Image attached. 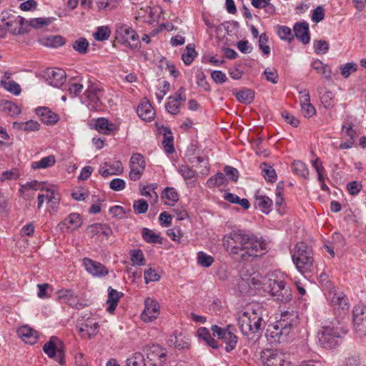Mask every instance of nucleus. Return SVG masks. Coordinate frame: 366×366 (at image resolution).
Here are the masks:
<instances>
[{"mask_svg":"<svg viewBox=\"0 0 366 366\" xmlns=\"http://www.w3.org/2000/svg\"><path fill=\"white\" fill-rule=\"evenodd\" d=\"M223 244L227 251L232 254H237L240 252H244L242 254V257L245 255L258 257L267 248L264 240L242 229L232 230L225 234Z\"/></svg>","mask_w":366,"mask_h":366,"instance_id":"nucleus-1","label":"nucleus"},{"mask_svg":"<svg viewBox=\"0 0 366 366\" xmlns=\"http://www.w3.org/2000/svg\"><path fill=\"white\" fill-rule=\"evenodd\" d=\"M268 317L267 310L257 302L248 304L238 314V326L244 336L254 343L261 336Z\"/></svg>","mask_w":366,"mask_h":366,"instance_id":"nucleus-2","label":"nucleus"},{"mask_svg":"<svg viewBox=\"0 0 366 366\" xmlns=\"http://www.w3.org/2000/svg\"><path fill=\"white\" fill-rule=\"evenodd\" d=\"M297 323V313L294 311H285L282 313L280 319L274 325L267 327L265 335L271 342H287L289 334Z\"/></svg>","mask_w":366,"mask_h":366,"instance_id":"nucleus-3","label":"nucleus"},{"mask_svg":"<svg viewBox=\"0 0 366 366\" xmlns=\"http://www.w3.org/2000/svg\"><path fill=\"white\" fill-rule=\"evenodd\" d=\"M262 285L264 291L281 302H287L292 299L291 290L286 286L285 274L280 271L268 273Z\"/></svg>","mask_w":366,"mask_h":366,"instance_id":"nucleus-4","label":"nucleus"},{"mask_svg":"<svg viewBox=\"0 0 366 366\" xmlns=\"http://www.w3.org/2000/svg\"><path fill=\"white\" fill-rule=\"evenodd\" d=\"M292 259L296 268L302 274L312 271L314 263L313 252L305 242L296 244Z\"/></svg>","mask_w":366,"mask_h":366,"instance_id":"nucleus-5","label":"nucleus"},{"mask_svg":"<svg viewBox=\"0 0 366 366\" xmlns=\"http://www.w3.org/2000/svg\"><path fill=\"white\" fill-rule=\"evenodd\" d=\"M345 333V330L333 324L323 326L318 332L319 343L325 348H334L340 344L342 334Z\"/></svg>","mask_w":366,"mask_h":366,"instance_id":"nucleus-6","label":"nucleus"},{"mask_svg":"<svg viewBox=\"0 0 366 366\" xmlns=\"http://www.w3.org/2000/svg\"><path fill=\"white\" fill-rule=\"evenodd\" d=\"M1 19L13 35L23 34L28 31L26 27L27 21L24 17L16 15L14 11H3Z\"/></svg>","mask_w":366,"mask_h":366,"instance_id":"nucleus-7","label":"nucleus"},{"mask_svg":"<svg viewBox=\"0 0 366 366\" xmlns=\"http://www.w3.org/2000/svg\"><path fill=\"white\" fill-rule=\"evenodd\" d=\"M43 351L50 358H55L60 365L65 363V352L62 342L53 336L43 346Z\"/></svg>","mask_w":366,"mask_h":366,"instance_id":"nucleus-8","label":"nucleus"},{"mask_svg":"<svg viewBox=\"0 0 366 366\" xmlns=\"http://www.w3.org/2000/svg\"><path fill=\"white\" fill-rule=\"evenodd\" d=\"M230 325L227 328H222L216 325L211 327L213 335L226 344L225 350L227 352H230L236 347L238 341V337L230 330Z\"/></svg>","mask_w":366,"mask_h":366,"instance_id":"nucleus-9","label":"nucleus"},{"mask_svg":"<svg viewBox=\"0 0 366 366\" xmlns=\"http://www.w3.org/2000/svg\"><path fill=\"white\" fill-rule=\"evenodd\" d=\"M104 94V90L100 84L89 81V85L85 91V95L89 101V107L94 110H99L102 107V98Z\"/></svg>","mask_w":366,"mask_h":366,"instance_id":"nucleus-10","label":"nucleus"},{"mask_svg":"<svg viewBox=\"0 0 366 366\" xmlns=\"http://www.w3.org/2000/svg\"><path fill=\"white\" fill-rule=\"evenodd\" d=\"M145 166L144 157L141 154H132L129 162L130 172L129 177L130 179L132 181L140 179L145 169Z\"/></svg>","mask_w":366,"mask_h":366,"instance_id":"nucleus-11","label":"nucleus"},{"mask_svg":"<svg viewBox=\"0 0 366 366\" xmlns=\"http://www.w3.org/2000/svg\"><path fill=\"white\" fill-rule=\"evenodd\" d=\"M116 39L118 42L131 46V42H136L135 46L139 43V36L137 32L127 25H122L117 29Z\"/></svg>","mask_w":366,"mask_h":366,"instance_id":"nucleus-12","label":"nucleus"},{"mask_svg":"<svg viewBox=\"0 0 366 366\" xmlns=\"http://www.w3.org/2000/svg\"><path fill=\"white\" fill-rule=\"evenodd\" d=\"M86 234L96 239L105 237L108 239L113 234L112 228L107 224L96 223L89 225L86 229Z\"/></svg>","mask_w":366,"mask_h":366,"instance_id":"nucleus-13","label":"nucleus"},{"mask_svg":"<svg viewBox=\"0 0 366 366\" xmlns=\"http://www.w3.org/2000/svg\"><path fill=\"white\" fill-rule=\"evenodd\" d=\"M86 271L93 277H103L109 274L108 269L101 262L85 257L82 259Z\"/></svg>","mask_w":366,"mask_h":366,"instance_id":"nucleus-14","label":"nucleus"},{"mask_svg":"<svg viewBox=\"0 0 366 366\" xmlns=\"http://www.w3.org/2000/svg\"><path fill=\"white\" fill-rule=\"evenodd\" d=\"M144 309L141 315V318L144 322H149L156 320L159 315V303L152 299L147 298L144 301Z\"/></svg>","mask_w":366,"mask_h":366,"instance_id":"nucleus-15","label":"nucleus"},{"mask_svg":"<svg viewBox=\"0 0 366 366\" xmlns=\"http://www.w3.org/2000/svg\"><path fill=\"white\" fill-rule=\"evenodd\" d=\"M262 358L264 366H290V362L285 359V355L277 350H267Z\"/></svg>","mask_w":366,"mask_h":366,"instance_id":"nucleus-16","label":"nucleus"},{"mask_svg":"<svg viewBox=\"0 0 366 366\" xmlns=\"http://www.w3.org/2000/svg\"><path fill=\"white\" fill-rule=\"evenodd\" d=\"M57 296L59 301L71 307L79 310L85 307L84 304L79 301L78 295L72 290H60L57 292Z\"/></svg>","mask_w":366,"mask_h":366,"instance_id":"nucleus-17","label":"nucleus"},{"mask_svg":"<svg viewBox=\"0 0 366 366\" xmlns=\"http://www.w3.org/2000/svg\"><path fill=\"white\" fill-rule=\"evenodd\" d=\"M352 320L357 331L366 334V307L356 305L352 312Z\"/></svg>","mask_w":366,"mask_h":366,"instance_id":"nucleus-18","label":"nucleus"},{"mask_svg":"<svg viewBox=\"0 0 366 366\" xmlns=\"http://www.w3.org/2000/svg\"><path fill=\"white\" fill-rule=\"evenodd\" d=\"M329 298L334 310L338 312H342L345 314L349 309L350 305L347 297L342 292L330 291Z\"/></svg>","mask_w":366,"mask_h":366,"instance_id":"nucleus-19","label":"nucleus"},{"mask_svg":"<svg viewBox=\"0 0 366 366\" xmlns=\"http://www.w3.org/2000/svg\"><path fill=\"white\" fill-rule=\"evenodd\" d=\"M180 92H184V89L181 87L177 92L170 96L165 105L167 111L172 115L179 113L181 104L186 101V97L184 95L182 96Z\"/></svg>","mask_w":366,"mask_h":366,"instance_id":"nucleus-20","label":"nucleus"},{"mask_svg":"<svg viewBox=\"0 0 366 366\" xmlns=\"http://www.w3.org/2000/svg\"><path fill=\"white\" fill-rule=\"evenodd\" d=\"M46 74L49 84L54 87L61 86L66 81V73L61 69H49Z\"/></svg>","mask_w":366,"mask_h":366,"instance_id":"nucleus-21","label":"nucleus"},{"mask_svg":"<svg viewBox=\"0 0 366 366\" xmlns=\"http://www.w3.org/2000/svg\"><path fill=\"white\" fill-rule=\"evenodd\" d=\"M36 114L42 122L48 125H54L59 120V115L46 107L36 108Z\"/></svg>","mask_w":366,"mask_h":366,"instance_id":"nucleus-22","label":"nucleus"},{"mask_svg":"<svg viewBox=\"0 0 366 366\" xmlns=\"http://www.w3.org/2000/svg\"><path fill=\"white\" fill-rule=\"evenodd\" d=\"M82 224L81 216L78 213H71L69 214L62 222L59 224L61 229H67L76 230Z\"/></svg>","mask_w":366,"mask_h":366,"instance_id":"nucleus-23","label":"nucleus"},{"mask_svg":"<svg viewBox=\"0 0 366 366\" xmlns=\"http://www.w3.org/2000/svg\"><path fill=\"white\" fill-rule=\"evenodd\" d=\"M18 336L26 343L35 344L39 338L36 331L28 326H22L17 330Z\"/></svg>","mask_w":366,"mask_h":366,"instance_id":"nucleus-24","label":"nucleus"},{"mask_svg":"<svg viewBox=\"0 0 366 366\" xmlns=\"http://www.w3.org/2000/svg\"><path fill=\"white\" fill-rule=\"evenodd\" d=\"M293 31L295 36L304 44L310 42L309 24L307 22H300L295 24Z\"/></svg>","mask_w":366,"mask_h":366,"instance_id":"nucleus-25","label":"nucleus"},{"mask_svg":"<svg viewBox=\"0 0 366 366\" xmlns=\"http://www.w3.org/2000/svg\"><path fill=\"white\" fill-rule=\"evenodd\" d=\"M167 342L169 346H173L179 350L188 348L189 346V339L178 331L173 332L167 339Z\"/></svg>","mask_w":366,"mask_h":366,"instance_id":"nucleus-26","label":"nucleus"},{"mask_svg":"<svg viewBox=\"0 0 366 366\" xmlns=\"http://www.w3.org/2000/svg\"><path fill=\"white\" fill-rule=\"evenodd\" d=\"M147 355L150 361H154L155 359L157 358L159 360V365H161L164 362L162 359L166 357L167 352L165 349L162 347L160 345H152L148 347ZM152 365L154 366H158L157 363H152Z\"/></svg>","mask_w":366,"mask_h":366,"instance_id":"nucleus-27","label":"nucleus"},{"mask_svg":"<svg viewBox=\"0 0 366 366\" xmlns=\"http://www.w3.org/2000/svg\"><path fill=\"white\" fill-rule=\"evenodd\" d=\"M122 296V292H119L117 290L113 289L112 287H109L107 304L109 305L107 307V311L109 313H112L116 310L119 299Z\"/></svg>","mask_w":366,"mask_h":366,"instance_id":"nucleus-28","label":"nucleus"},{"mask_svg":"<svg viewBox=\"0 0 366 366\" xmlns=\"http://www.w3.org/2000/svg\"><path fill=\"white\" fill-rule=\"evenodd\" d=\"M137 113L143 120H151L155 114L154 109L149 102L140 104L137 107Z\"/></svg>","mask_w":366,"mask_h":366,"instance_id":"nucleus-29","label":"nucleus"},{"mask_svg":"<svg viewBox=\"0 0 366 366\" xmlns=\"http://www.w3.org/2000/svg\"><path fill=\"white\" fill-rule=\"evenodd\" d=\"M157 188V184H150L140 187V194L142 196L150 199L152 204H155L158 200V194L155 192Z\"/></svg>","mask_w":366,"mask_h":366,"instance_id":"nucleus-30","label":"nucleus"},{"mask_svg":"<svg viewBox=\"0 0 366 366\" xmlns=\"http://www.w3.org/2000/svg\"><path fill=\"white\" fill-rule=\"evenodd\" d=\"M142 236L147 243L162 244V238L160 237L159 234L148 228L144 227L142 229Z\"/></svg>","mask_w":366,"mask_h":366,"instance_id":"nucleus-31","label":"nucleus"},{"mask_svg":"<svg viewBox=\"0 0 366 366\" xmlns=\"http://www.w3.org/2000/svg\"><path fill=\"white\" fill-rule=\"evenodd\" d=\"M45 191L49 192V197L46 202L48 207L56 212L60 202V196L59 193L52 188H46Z\"/></svg>","mask_w":366,"mask_h":366,"instance_id":"nucleus-32","label":"nucleus"},{"mask_svg":"<svg viewBox=\"0 0 366 366\" xmlns=\"http://www.w3.org/2000/svg\"><path fill=\"white\" fill-rule=\"evenodd\" d=\"M311 66L318 74H322L327 79H331L332 71L327 64L319 59H315L312 62Z\"/></svg>","mask_w":366,"mask_h":366,"instance_id":"nucleus-33","label":"nucleus"},{"mask_svg":"<svg viewBox=\"0 0 366 366\" xmlns=\"http://www.w3.org/2000/svg\"><path fill=\"white\" fill-rule=\"evenodd\" d=\"M292 169L296 175L305 179L309 178V170L304 162L299 160L294 161L292 164Z\"/></svg>","mask_w":366,"mask_h":366,"instance_id":"nucleus-34","label":"nucleus"},{"mask_svg":"<svg viewBox=\"0 0 366 366\" xmlns=\"http://www.w3.org/2000/svg\"><path fill=\"white\" fill-rule=\"evenodd\" d=\"M262 174L265 180L269 182H274L277 180V174L274 169L268 163L263 162L260 165Z\"/></svg>","mask_w":366,"mask_h":366,"instance_id":"nucleus-35","label":"nucleus"},{"mask_svg":"<svg viewBox=\"0 0 366 366\" xmlns=\"http://www.w3.org/2000/svg\"><path fill=\"white\" fill-rule=\"evenodd\" d=\"M55 162V157L49 155L41 158L39 161L33 162L31 167L34 169H46L54 165Z\"/></svg>","mask_w":366,"mask_h":366,"instance_id":"nucleus-36","label":"nucleus"},{"mask_svg":"<svg viewBox=\"0 0 366 366\" xmlns=\"http://www.w3.org/2000/svg\"><path fill=\"white\" fill-rule=\"evenodd\" d=\"M14 127L24 132H36L40 128V124L34 120H29L22 122H14Z\"/></svg>","mask_w":366,"mask_h":366,"instance_id":"nucleus-37","label":"nucleus"},{"mask_svg":"<svg viewBox=\"0 0 366 366\" xmlns=\"http://www.w3.org/2000/svg\"><path fill=\"white\" fill-rule=\"evenodd\" d=\"M256 204L262 209V211L266 214H268L271 210L272 205V200L264 195H257L256 196Z\"/></svg>","mask_w":366,"mask_h":366,"instance_id":"nucleus-38","label":"nucleus"},{"mask_svg":"<svg viewBox=\"0 0 366 366\" xmlns=\"http://www.w3.org/2000/svg\"><path fill=\"white\" fill-rule=\"evenodd\" d=\"M235 96L239 102L248 104L253 101L254 93L250 89H244L237 92Z\"/></svg>","mask_w":366,"mask_h":366,"instance_id":"nucleus-39","label":"nucleus"},{"mask_svg":"<svg viewBox=\"0 0 366 366\" xmlns=\"http://www.w3.org/2000/svg\"><path fill=\"white\" fill-rule=\"evenodd\" d=\"M86 330V333L88 335V339H91L96 336L99 332V325L98 322H94L93 320L87 319L83 322Z\"/></svg>","mask_w":366,"mask_h":366,"instance_id":"nucleus-40","label":"nucleus"},{"mask_svg":"<svg viewBox=\"0 0 366 366\" xmlns=\"http://www.w3.org/2000/svg\"><path fill=\"white\" fill-rule=\"evenodd\" d=\"M114 124H110L105 118H99L95 123V127L99 132L109 134L113 129Z\"/></svg>","mask_w":366,"mask_h":366,"instance_id":"nucleus-41","label":"nucleus"},{"mask_svg":"<svg viewBox=\"0 0 366 366\" xmlns=\"http://www.w3.org/2000/svg\"><path fill=\"white\" fill-rule=\"evenodd\" d=\"M227 182L224 174L217 172L214 176L211 177L207 182V185L209 188H214L220 187L224 184Z\"/></svg>","mask_w":366,"mask_h":366,"instance_id":"nucleus-42","label":"nucleus"},{"mask_svg":"<svg viewBox=\"0 0 366 366\" xmlns=\"http://www.w3.org/2000/svg\"><path fill=\"white\" fill-rule=\"evenodd\" d=\"M89 42L85 38H79L74 41L73 49L80 54H85L88 51Z\"/></svg>","mask_w":366,"mask_h":366,"instance_id":"nucleus-43","label":"nucleus"},{"mask_svg":"<svg viewBox=\"0 0 366 366\" xmlns=\"http://www.w3.org/2000/svg\"><path fill=\"white\" fill-rule=\"evenodd\" d=\"M52 19L51 18H34L31 19L29 21H27L26 27L27 28V26H30L33 28L40 29L49 25Z\"/></svg>","mask_w":366,"mask_h":366,"instance_id":"nucleus-44","label":"nucleus"},{"mask_svg":"<svg viewBox=\"0 0 366 366\" xmlns=\"http://www.w3.org/2000/svg\"><path fill=\"white\" fill-rule=\"evenodd\" d=\"M130 255V259L134 265L143 266L145 264L144 255L141 249L131 250Z\"/></svg>","mask_w":366,"mask_h":366,"instance_id":"nucleus-45","label":"nucleus"},{"mask_svg":"<svg viewBox=\"0 0 366 366\" xmlns=\"http://www.w3.org/2000/svg\"><path fill=\"white\" fill-rule=\"evenodd\" d=\"M197 263L204 267H209L214 262V258L204 252H199L197 257Z\"/></svg>","mask_w":366,"mask_h":366,"instance_id":"nucleus-46","label":"nucleus"},{"mask_svg":"<svg viewBox=\"0 0 366 366\" xmlns=\"http://www.w3.org/2000/svg\"><path fill=\"white\" fill-rule=\"evenodd\" d=\"M177 171L186 181L194 178L196 175V171L192 169L188 165H179Z\"/></svg>","mask_w":366,"mask_h":366,"instance_id":"nucleus-47","label":"nucleus"},{"mask_svg":"<svg viewBox=\"0 0 366 366\" xmlns=\"http://www.w3.org/2000/svg\"><path fill=\"white\" fill-rule=\"evenodd\" d=\"M65 39L61 36H50L46 39L45 45L50 47H59L64 45Z\"/></svg>","mask_w":366,"mask_h":366,"instance_id":"nucleus-48","label":"nucleus"},{"mask_svg":"<svg viewBox=\"0 0 366 366\" xmlns=\"http://www.w3.org/2000/svg\"><path fill=\"white\" fill-rule=\"evenodd\" d=\"M197 52L193 47L187 45L186 47V52L182 54V59L186 65H190L194 61Z\"/></svg>","mask_w":366,"mask_h":366,"instance_id":"nucleus-49","label":"nucleus"},{"mask_svg":"<svg viewBox=\"0 0 366 366\" xmlns=\"http://www.w3.org/2000/svg\"><path fill=\"white\" fill-rule=\"evenodd\" d=\"M111 31L108 26H99L97 31L94 34L96 40L103 41L109 39Z\"/></svg>","mask_w":366,"mask_h":366,"instance_id":"nucleus-50","label":"nucleus"},{"mask_svg":"<svg viewBox=\"0 0 366 366\" xmlns=\"http://www.w3.org/2000/svg\"><path fill=\"white\" fill-rule=\"evenodd\" d=\"M120 0H98L97 6L99 9L112 10L117 7Z\"/></svg>","mask_w":366,"mask_h":366,"instance_id":"nucleus-51","label":"nucleus"},{"mask_svg":"<svg viewBox=\"0 0 366 366\" xmlns=\"http://www.w3.org/2000/svg\"><path fill=\"white\" fill-rule=\"evenodd\" d=\"M2 109L9 112L11 116L18 115L21 113L19 106L9 101H4L1 104Z\"/></svg>","mask_w":366,"mask_h":366,"instance_id":"nucleus-52","label":"nucleus"},{"mask_svg":"<svg viewBox=\"0 0 366 366\" xmlns=\"http://www.w3.org/2000/svg\"><path fill=\"white\" fill-rule=\"evenodd\" d=\"M313 48L316 54H324L329 50V44L325 40H315Z\"/></svg>","mask_w":366,"mask_h":366,"instance_id":"nucleus-53","label":"nucleus"},{"mask_svg":"<svg viewBox=\"0 0 366 366\" xmlns=\"http://www.w3.org/2000/svg\"><path fill=\"white\" fill-rule=\"evenodd\" d=\"M169 135L164 134V140L162 142V145L164 147V151L167 154H172L174 152V144H173V137L171 131L168 132Z\"/></svg>","mask_w":366,"mask_h":366,"instance_id":"nucleus-54","label":"nucleus"},{"mask_svg":"<svg viewBox=\"0 0 366 366\" xmlns=\"http://www.w3.org/2000/svg\"><path fill=\"white\" fill-rule=\"evenodd\" d=\"M148 203L144 199L135 200L133 203L134 212L137 214H144L148 210Z\"/></svg>","mask_w":366,"mask_h":366,"instance_id":"nucleus-55","label":"nucleus"},{"mask_svg":"<svg viewBox=\"0 0 366 366\" xmlns=\"http://www.w3.org/2000/svg\"><path fill=\"white\" fill-rule=\"evenodd\" d=\"M144 278L146 284L151 282H157L160 280V276L155 269L152 268L146 269L144 272Z\"/></svg>","mask_w":366,"mask_h":366,"instance_id":"nucleus-56","label":"nucleus"},{"mask_svg":"<svg viewBox=\"0 0 366 366\" xmlns=\"http://www.w3.org/2000/svg\"><path fill=\"white\" fill-rule=\"evenodd\" d=\"M127 366H146L144 358L140 353H135L127 360Z\"/></svg>","mask_w":366,"mask_h":366,"instance_id":"nucleus-57","label":"nucleus"},{"mask_svg":"<svg viewBox=\"0 0 366 366\" xmlns=\"http://www.w3.org/2000/svg\"><path fill=\"white\" fill-rule=\"evenodd\" d=\"M268 42V36L266 33H262L259 36L258 46L259 49L264 55L270 54V47L267 44Z\"/></svg>","mask_w":366,"mask_h":366,"instance_id":"nucleus-58","label":"nucleus"},{"mask_svg":"<svg viewBox=\"0 0 366 366\" xmlns=\"http://www.w3.org/2000/svg\"><path fill=\"white\" fill-rule=\"evenodd\" d=\"M277 34L281 39L290 41L293 39L291 29L287 26H280L277 28Z\"/></svg>","mask_w":366,"mask_h":366,"instance_id":"nucleus-59","label":"nucleus"},{"mask_svg":"<svg viewBox=\"0 0 366 366\" xmlns=\"http://www.w3.org/2000/svg\"><path fill=\"white\" fill-rule=\"evenodd\" d=\"M347 190L352 196L357 195L362 188L361 182L358 181H352L347 184Z\"/></svg>","mask_w":366,"mask_h":366,"instance_id":"nucleus-60","label":"nucleus"},{"mask_svg":"<svg viewBox=\"0 0 366 366\" xmlns=\"http://www.w3.org/2000/svg\"><path fill=\"white\" fill-rule=\"evenodd\" d=\"M162 197L172 202H177L179 200V194L173 187H166L164 190Z\"/></svg>","mask_w":366,"mask_h":366,"instance_id":"nucleus-61","label":"nucleus"},{"mask_svg":"<svg viewBox=\"0 0 366 366\" xmlns=\"http://www.w3.org/2000/svg\"><path fill=\"white\" fill-rule=\"evenodd\" d=\"M224 175H226L229 179L234 182H237L239 178V172L236 168L231 166H226L224 168Z\"/></svg>","mask_w":366,"mask_h":366,"instance_id":"nucleus-62","label":"nucleus"},{"mask_svg":"<svg viewBox=\"0 0 366 366\" xmlns=\"http://www.w3.org/2000/svg\"><path fill=\"white\" fill-rule=\"evenodd\" d=\"M341 74L347 78L352 73L357 71V64L352 62L347 63L340 68Z\"/></svg>","mask_w":366,"mask_h":366,"instance_id":"nucleus-63","label":"nucleus"},{"mask_svg":"<svg viewBox=\"0 0 366 366\" xmlns=\"http://www.w3.org/2000/svg\"><path fill=\"white\" fill-rule=\"evenodd\" d=\"M264 74L268 81H270L272 84H277L278 82L279 76L275 69L267 68L264 70Z\"/></svg>","mask_w":366,"mask_h":366,"instance_id":"nucleus-64","label":"nucleus"}]
</instances>
